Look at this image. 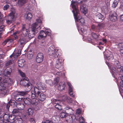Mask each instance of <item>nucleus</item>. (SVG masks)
I'll return each mask as SVG.
<instances>
[{"label":"nucleus","instance_id":"1","mask_svg":"<svg viewBox=\"0 0 123 123\" xmlns=\"http://www.w3.org/2000/svg\"><path fill=\"white\" fill-rule=\"evenodd\" d=\"M72 4V7L73 9L72 12L73 13L74 17L75 22H79L80 21V23L82 24H84V18H82L81 16L80 15L79 13V10L77 6H76L74 1H71Z\"/></svg>","mask_w":123,"mask_h":123},{"label":"nucleus","instance_id":"2","mask_svg":"<svg viewBox=\"0 0 123 123\" xmlns=\"http://www.w3.org/2000/svg\"><path fill=\"white\" fill-rule=\"evenodd\" d=\"M18 72L22 77L23 78L20 80V84L23 86L28 87L30 90L31 89L32 85L31 83H29L28 77H25V73L19 69L18 70Z\"/></svg>","mask_w":123,"mask_h":123},{"label":"nucleus","instance_id":"3","mask_svg":"<svg viewBox=\"0 0 123 123\" xmlns=\"http://www.w3.org/2000/svg\"><path fill=\"white\" fill-rule=\"evenodd\" d=\"M0 86L5 88L9 85L14 83V80L8 77L5 76L3 77H0Z\"/></svg>","mask_w":123,"mask_h":123},{"label":"nucleus","instance_id":"4","mask_svg":"<svg viewBox=\"0 0 123 123\" xmlns=\"http://www.w3.org/2000/svg\"><path fill=\"white\" fill-rule=\"evenodd\" d=\"M60 49H58L55 53V47L53 45H52L48 49V54L50 55H54L55 57H57L58 56L61 55L62 51Z\"/></svg>","mask_w":123,"mask_h":123},{"label":"nucleus","instance_id":"5","mask_svg":"<svg viewBox=\"0 0 123 123\" xmlns=\"http://www.w3.org/2000/svg\"><path fill=\"white\" fill-rule=\"evenodd\" d=\"M15 10L11 11L9 14L8 18L6 20L7 24H10L15 20L16 16L15 15Z\"/></svg>","mask_w":123,"mask_h":123},{"label":"nucleus","instance_id":"6","mask_svg":"<svg viewBox=\"0 0 123 123\" xmlns=\"http://www.w3.org/2000/svg\"><path fill=\"white\" fill-rule=\"evenodd\" d=\"M38 26L36 23L33 24L31 26V30L28 32V37L29 38H31L33 37L35 35V32H36V30L38 27Z\"/></svg>","mask_w":123,"mask_h":123},{"label":"nucleus","instance_id":"7","mask_svg":"<svg viewBox=\"0 0 123 123\" xmlns=\"http://www.w3.org/2000/svg\"><path fill=\"white\" fill-rule=\"evenodd\" d=\"M114 65L116 66L119 70L120 74L123 75V66H122L118 60H116L114 62Z\"/></svg>","mask_w":123,"mask_h":123},{"label":"nucleus","instance_id":"8","mask_svg":"<svg viewBox=\"0 0 123 123\" xmlns=\"http://www.w3.org/2000/svg\"><path fill=\"white\" fill-rule=\"evenodd\" d=\"M117 16L115 12L111 11L110 13L109 18L111 21L115 22L117 20Z\"/></svg>","mask_w":123,"mask_h":123},{"label":"nucleus","instance_id":"9","mask_svg":"<svg viewBox=\"0 0 123 123\" xmlns=\"http://www.w3.org/2000/svg\"><path fill=\"white\" fill-rule=\"evenodd\" d=\"M40 90L39 88V87H35L34 88V91L33 93H32L31 95V98H35L37 96L38 97L39 95L40 94L41 92L39 91Z\"/></svg>","mask_w":123,"mask_h":123},{"label":"nucleus","instance_id":"10","mask_svg":"<svg viewBox=\"0 0 123 123\" xmlns=\"http://www.w3.org/2000/svg\"><path fill=\"white\" fill-rule=\"evenodd\" d=\"M44 55L42 53H38L36 57V61L37 63H39L42 62L43 60Z\"/></svg>","mask_w":123,"mask_h":123},{"label":"nucleus","instance_id":"11","mask_svg":"<svg viewBox=\"0 0 123 123\" xmlns=\"http://www.w3.org/2000/svg\"><path fill=\"white\" fill-rule=\"evenodd\" d=\"M47 97V95L44 93L41 92L40 94L37 98L40 101L43 102L46 99Z\"/></svg>","mask_w":123,"mask_h":123},{"label":"nucleus","instance_id":"12","mask_svg":"<svg viewBox=\"0 0 123 123\" xmlns=\"http://www.w3.org/2000/svg\"><path fill=\"white\" fill-rule=\"evenodd\" d=\"M12 71V68L10 67H7L4 71L5 76L8 77V75L10 76Z\"/></svg>","mask_w":123,"mask_h":123},{"label":"nucleus","instance_id":"13","mask_svg":"<svg viewBox=\"0 0 123 123\" xmlns=\"http://www.w3.org/2000/svg\"><path fill=\"white\" fill-rule=\"evenodd\" d=\"M21 32L22 34L24 35V36H27L28 34V30L25 28V25H22Z\"/></svg>","mask_w":123,"mask_h":123},{"label":"nucleus","instance_id":"14","mask_svg":"<svg viewBox=\"0 0 123 123\" xmlns=\"http://www.w3.org/2000/svg\"><path fill=\"white\" fill-rule=\"evenodd\" d=\"M10 85H9L8 86L4 88L3 87H0V94L2 96H4L6 95L7 93V91L6 89L7 88L10 86Z\"/></svg>","mask_w":123,"mask_h":123},{"label":"nucleus","instance_id":"15","mask_svg":"<svg viewBox=\"0 0 123 123\" xmlns=\"http://www.w3.org/2000/svg\"><path fill=\"white\" fill-rule=\"evenodd\" d=\"M14 98L15 100L18 101H21L23 99L17 92L14 93L13 94Z\"/></svg>","mask_w":123,"mask_h":123},{"label":"nucleus","instance_id":"16","mask_svg":"<svg viewBox=\"0 0 123 123\" xmlns=\"http://www.w3.org/2000/svg\"><path fill=\"white\" fill-rule=\"evenodd\" d=\"M46 36L45 32L44 31L42 30L40 32L39 35L38 36V38L41 39L45 38Z\"/></svg>","mask_w":123,"mask_h":123},{"label":"nucleus","instance_id":"17","mask_svg":"<svg viewBox=\"0 0 123 123\" xmlns=\"http://www.w3.org/2000/svg\"><path fill=\"white\" fill-rule=\"evenodd\" d=\"M57 101V100L56 99L54 100V101L55 102V104H56V105H55V108L57 110H61L62 109V107L60 105V102L59 101L58 102L56 103Z\"/></svg>","mask_w":123,"mask_h":123},{"label":"nucleus","instance_id":"18","mask_svg":"<svg viewBox=\"0 0 123 123\" xmlns=\"http://www.w3.org/2000/svg\"><path fill=\"white\" fill-rule=\"evenodd\" d=\"M64 110L66 113L70 114L72 113L73 111L72 108L68 106L64 108Z\"/></svg>","mask_w":123,"mask_h":123},{"label":"nucleus","instance_id":"19","mask_svg":"<svg viewBox=\"0 0 123 123\" xmlns=\"http://www.w3.org/2000/svg\"><path fill=\"white\" fill-rule=\"evenodd\" d=\"M37 86L41 90H45L46 89V85L43 83L39 82L37 84Z\"/></svg>","mask_w":123,"mask_h":123},{"label":"nucleus","instance_id":"20","mask_svg":"<svg viewBox=\"0 0 123 123\" xmlns=\"http://www.w3.org/2000/svg\"><path fill=\"white\" fill-rule=\"evenodd\" d=\"M56 62V64L55 65V67L57 69H59L62 65V60L61 59L59 58Z\"/></svg>","mask_w":123,"mask_h":123},{"label":"nucleus","instance_id":"21","mask_svg":"<svg viewBox=\"0 0 123 123\" xmlns=\"http://www.w3.org/2000/svg\"><path fill=\"white\" fill-rule=\"evenodd\" d=\"M37 96L35 98H31L32 99L31 100V104L33 105H37L39 102L38 99L37 98Z\"/></svg>","mask_w":123,"mask_h":123},{"label":"nucleus","instance_id":"22","mask_svg":"<svg viewBox=\"0 0 123 123\" xmlns=\"http://www.w3.org/2000/svg\"><path fill=\"white\" fill-rule=\"evenodd\" d=\"M21 49H18L17 53L15 54H12L10 56V58L13 57L14 58H17L18 57L20 56L21 55Z\"/></svg>","mask_w":123,"mask_h":123},{"label":"nucleus","instance_id":"23","mask_svg":"<svg viewBox=\"0 0 123 123\" xmlns=\"http://www.w3.org/2000/svg\"><path fill=\"white\" fill-rule=\"evenodd\" d=\"M65 86L66 84L65 82H61L59 83L58 88L59 90L62 91L64 89Z\"/></svg>","mask_w":123,"mask_h":123},{"label":"nucleus","instance_id":"24","mask_svg":"<svg viewBox=\"0 0 123 123\" xmlns=\"http://www.w3.org/2000/svg\"><path fill=\"white\" fill-rule=\"evenodd\" d=\"M105 26V23H99L97 26V29L99 31H101L104 28Z\"/></svg>","mask_w":123,"mask_h":123},{"label":"nucleus","instance_id":"25","mask_svg":"<svg viewBox=\"0 0 123 123\" xmlns=\"http://www.w3.org/2000/svg\"><path fill=\"white\" fill-rule=\"evenodd\" d=\"M24 102L26 105H29L31 104V99L29 98H25L23 99Z\"/></svg>","mask_w":123,"mask_h":123},{"label":"nucleus","instance_id":"26","mask_svg":"<svg viewBox=\"0 0 123 123\" xmlns=\"http://www.w3.org/2000/svg\"><path fill=\"white\" fill-rule=\"evenodd\" d=\"M65 120L66 121L69 123H71L73 122V120L72 117L70 116H68L65 117Z\"/></svg>","mask_w":123,"mask_h":123},{"label":"nucleus","instance_id":"27","mask_svg":"<svg viewBox=\"0 0 123 123\" xmlns=\"http://www.w3.org/2000/svg\"><path fill=\"white\" fill-rule=\"evenodd\" d=\"M97 18L100 20L101 22L102 21L105 19L104 16L101 13H98L96 14Z\"/></svg>","mask_w":123,"mask_h":123},{"label":"nucleus","instance_id":"28","mask_svg":"<svg viewBox=\"0 0 123 123\" xmlns=\"http://www.w3.org/2000/svg\"><path fill=\"white\" fill-rule=\"evenodd\" d=\"M25 61L24 59H22L19 60L18 61V65L19 67H22L24 64Z\"/></svg>","mask_w":123,"mask_h":123},{"label":"nucleus","instance_id":"29","mask_svg":"<svg viewBox=\"0 0 123 123\" xmlns=\"http://www.w3.org/2000/svg\"><path fill=\"white\" fill-rule=\"evenodd\" d=\"M11 106L12 107H16L17 105V103L14 100H11L9 102Z\"/></svg>","mask_w":123,"mask_h":123},{"label":"nucleus","instance_id":"30","mask_svg":"<svg viewBox=\"0 0 123 123\" xmlns=\"http://www.w3.org/2000/svg\"><path fill=\"white\" fill-rule=\"evenodd\" d=\"M14 117L11 115H10L9 119H8V123H13L15 122Z\"/></svg>","mask_w":123,"mask_h":123},{"label":"nucleus","instance_id":"31","mask_svg":"<svg viewBox=\"0 0 123 123\" xmlns=\"http://www.w3.org/2000/svg\"><path fill=\"white\" fill-rule=\"evenodd\" d=\"M119 70L117 69L114 67H112L111 69V73L112 75L113 76L114 74L117 72Z\"/></svg>","mask_w":123,"mask_h":123},{"label":"nucleus","instance_id":"32","mask_svg":"<svg viewBox=\"0 0 123 123\" xmlns=\"http://www.w3.org/2000/svg\"><path fill=\"white\" fill-rule=\"evenodd\" d=\"M5 121L6 123H8V119H9L10 115L9 114H5L4 116H3Z\"/></svg>","mask_w":123,"mask_h":123},{"label":"nucleus","instance_id":"33","mask_svg":"<svg viewBox=\"0 0 123 123\" xmlns=\"http://www.w3.org/2000/svg\"><path fill=\"white\" fill-rule=\"evenodd\" d=\"M32 51L31 50H30L27 53V58L29 59L32 58L33 57V55L31 53Z\"/></svg>","mask_w":123,"mask_h":123},{"label":"nucleus","instance_id":"34","mask_svg":"<svg viewBox=\"0 0 123 123\" xmlns=\"http://www.w3.org/2000/svg\"><path fill=\"white\" fill-rule=\"evenodd\" d=\"M19 43H20V44L22 46H23L25 43V40L24 38H20L18 41Z\"/></svg>","mask_w":123,"mask_h":123},{"label":"nucleus","instance_id":"35","mask_svg":"<svg viewBox=\"0 0 123 123\" xmlns=\"http://www.w3.org/2000/svg\"><path fill=\"white\" fill-rule=\"evenodd\" d=\"M33 111L31 108H29L28 109L27 112V113L29 115H32L33 114Z\"/></svg>","mask_w":123,"mask_h":123},{"label":"nucleus","instance_id":"36","mask_svg":"<svg viewBox=\"0 0 123 123\" xmlns=\"http://www.w3.org/2000/svg\"><path fill=\"white\" fill-rule=\"evenodd\" d=\"M12 41V39H6L2 43V45H5L7 43H10Z\"/></svg>","mask_w":123,"mask_h":123},{"label":"nucleus","instance_id":"37","mask_svg":"<svg viewBox=\"0 0 123 123\" xmlns=\"http://www.w3.org/2000/svg\"><path fill=\"white\" fill-rule=\"evenodd\" d=\"M119 3V0H115L113 2L112 6L113 7H115Z\"/></svg>","mask_w":123,"mask_h":123},{"label":"nucleus","instance_id":"38","mask_svg":"<svg viewBox=\"0 0 123 123\" xmlns=\"http://www.w3.org/2000/svg\"><path fill=\"white\" fill-rule=\"evenodd\" d=\"M107 59L109 61H112L114 58V57L112 54H110L109 56H106Z\"/></svg>","mask_w":123,"mask_h":123},{"label":"nucleus","instance_id":"39","mask_svg":"<svg viewBox=\"0 0 123 123\" xmlns=\"http://www.w3.org/2000/svg\"><path fill=\"white\" fill-rule=\"evenodd\" d=\"M13 63V61L12 59H11L8 61L6 64V67L8 66Z\"/></svg>","mask_w":123,"mask_h":123},{"label":"nucleus","instance_id":"40","mask_svg":"<svg viewBox=\"0 0 123 123\" xmlns=\"http://www.w3.org/2000/svg\"><path fill=\"white\" fill-rule=\"evenodd\" d=\"M120 78L121 80L120 82V85L121 86L123 87V75H121L120 76L119 78Z\"/></svg>","mask_w":123,"mask_h":123},{"label":"nucleus","instance_id":"41","mask_svg":"<svg viewBox=\"0 0 123 123\" xmlns=\"http://www.w3.org/2000/svg\"><path fill=\"white\" fill-rule=\"evenodd\" d=\"M17 93L20 96H24L26 95L27 93L26 92L23 91L18 92Z\"/></svg>","mask_w":123,"mask_h":123},{"label":"nucleus","instance_id":"42","mask_svg":"<svg viewBox=\"0 0 123 123\" xmlns=\"http://www.w3.org/2000/svg\"><path fill=\"white\" fill-rule=\"evenodd\" d=\"M26 1V0H19L18 1L19 4L21 5H23Z\"/></svg>","mask_w":123,"mask_h":123},{"label":"nucleus","instance_id":"43","mask_svg":"<svg viewBox=\"0 0 123 123\" xmlns=\"http://www.w3.org/2000/svg\"><path fill=\"white\" fill-rule=\"evenodd\" d=\"M91 35L92 37L95 40H96L98 37V35H97L96 33L94 32H92L91 33Z\"/></svg>","mask_w":123,"mask_h":123},{"label":"nucleus","instance_id":"44","mask_svg":"<svg viewBox=\"0 0 123 123\" xmlns=\"http://www.w3.org/2000/svg\"><path fill=\"white\" fill-rule=\"evenodd\" d=\"M14 122L15 123H23V121L22 118H20L16 120Z\"/></svg>","mask_w":123,"mask_h":123},{"label":"nucleus","instance_id":"45","mask_svg":"<svg viewBox=\"0 0 123 123\" xmlns=\"http://www.w3.org/2000/svg\"><path fill=\"white\" fill-rule=\"evenodd\" d=\"M12 112V114H18L19 112V111L18 110V109H13Z\"/></svg>","mask_w":123,"mask_h":123},{"label":"nucleus","instance_id":"46","mask_svg":"<svg viewBox=\"0 0 123 123\" xmlns=\"http://www.w3.org/2000/svg\"><path fill=\"white\" fill-rule=\"evenodd\" d=\"M79 121L80 123H84L85 120L84 118L82 117H81L79 118Z\"/></svg>","mask_w":123,"mask_h":123},{"label":"nucleus","instance_id":"47","mask_svg":"<svg viewBox=\"0 0 123 123\" xmlns=\"http://www.w3.org/2000/svg\"><path fill=\"white\" fill-rule=\"evenodd\" d=\"M32 17V14L30 13H29L27 14V18L29 19H31Z\"/></svg>","mask_w":123,"mask_h":123},{"label":"nucleus","instance_id":"48","mask_svg":"<svg viewBox=\"0 0 123 123\" xmlns=\"http://www.w3.org/2000/svg\"><path fill=\"white\" fill-rule=\"evenodd\" d=\"M69 93L71 97H74V95H73V89H69Z\"/></svg>","mask_w":123,"mask_h":123},{"label":"nucleus","instance_id":"49","mask_svg":"<svg viewBox=\"0 0 123 123\" xmlns=\"http://www.w3.org/2000/svg\"><path fill=\"white\" fill-rule=\"evenodd\" d=\"M86 5L85 4H83L81 5L80 6V10L81 12L83 11V9L85 8H86Z\"/></svg>","mask_w":123,"mask_h":123},{"label":"nucleus","instance_id":"50","mask_svg":"<svg viewBox=\"0 0 123 123\" xmlns=\"http://www.w3.org/2000/svg\"><path fill=\"white\" fill-rule=\"evenodd\" d=\"M67 101L68 103L70 104L72 102L73 100L72 98H70L69 97H68L67 98Z\"/></svg>","mask_w":123,"mask_h":123},{"label":"nucleus","instance_id":"51","mask_svg":"<svg viewBox=\"0 0 123 123\" xmlns=\"http://www.w3.org/2000/svg\"><path fill=\"white\" fill-rule=\"evenodd\" d=\"M60 117L61 118L64 117L66 116V114L64 112H61L60 114Z\"/></svg>","mask_w":123,"mask_h":123},{"label":"nucleus","instance_id":"52","mask_svg":"<svg viewBox=\"0 0 123 123\" xmlns=\"http://www.w3.org/2000/svg\"><path fill=\"white\" fill-rule=\"evenodd\" d=\"M9 7V5L6 4L3 7V9L4 10H7Z\"/></svg>","mask_w":123,"mask_h":123},{"label":"nucleus","instance_id":"53","mask_svg":"<svg viewBox=\"0 0 123 123\" xmlns=\"http://www.w3.org/2000/svg\"><path fill=\"white\" fill-rule=\"evenodd\" d=\"M11 105L10 103H9V102L6 105V110L7 111H9V108Z\"/></svg>","mask_w":123,"mask_h":123},{"label":"nucleus","instance_id":"54","mask_svg":"<svg viewBox=\"0 0 123 123\" xmlns=\"http://www.w3.org/2000/svg\"><path fill=\"white\" fill-rule=\"evenodd\" d=\"M4 119L3 116H1L0 117V123H3Z\"/></svg>","mask_w":123,"mask_h":123},{"label":"nucleus","instance_id":"55","mask_svg":"<svg viewBox=\"0 0 123 123\" xmlns=\"http://www.w3.org/2000/svg\"><path fill=\"white\" fill-rule=\"evenodd\" d=\"M67 84L68 85L69 87V89H73V87L72 86L71 84L69 82L67 83Z\"/></svg>","mask_w":123,"mask_h":123},{"label":"nucleus","instance_id":"56","mask_svg":"<svg viewBox=\"0 0 123 123\" xmlns=\"http://www.w3.org/2000/svg\"><path fill=\"white\" fill-rule=\"evenodd\" d=\"M46 35H47L48 36H50L51 35V33H50V30L48 31H46Z\"/></svg>","mask_w":123,"mask_h":123},{"label":"nucleus","instance_id":"57","mask_svg":"<svg viewBox=\"0 0 123 123\" xmlns=\"http://www.w3.org/2000/svg\"><path fill=\"white\" fill-rule=\"evenodd\" d=\"M42 123H53V122L52 121L47 120H45L44 122H43Z\"/></svg>","mask_w":123,"mask_h":123},{"label":"nucleus","instance_id":"58","mask_svg":"<svg viewBox=\"0 0 123 123\" xmlns=\"http://www.w3.org/2000/svg\"><path fill=\"white\" fill-rule=\"evenodd\" d=\"M37 21L38 23L40 24L39 25H41V24H42V21L41 19H37ZM39 26H40L39 25Z\"/></svg>","mask_w":123,"mask_h":123},{"label":"nucleus","instance_id":"59","mask_svg":"<svg viewBox=\"0 0 123 123\" xmlns=\"http://www.w3.org/2000/svg\"><path fill=\"white\" fill-rule=\"evenodd\" d=\"M118 46L119 47H121V49H123V42H122L119 43L118 44Z\"/></svg>","mask_w":123,"mask_h":123},{"label":"nucleus","instance_id":"60","mask_svg":"<svg viewBox=\"0 0 123 123\" xmlns=\"http://www.w3.org/2000/svg\"><path fill=\"white\" fill-rule=\"evenodd\" d=\"M81 111L79 109H77L76 110V113L77 114H81Z\"/></svg>","mask_w":123,"mask_h":123},{"label":"nucleus","instance_id":"61","mask_svg":"<svg viewBox=\"0 0 123 123\" xmlns=\"http://www.w3.org/2000/svg\"><path fill=\"white\" fill-rule=\"evenodd\" d=\"M83 11L81 12L83 13L86 14L87 12V8H85L83 9V10H82Z\"/></svg>","mask_w":123,"mask_h":123},{"label":"nucleus","instance_id":"62","mask_svg":"<svg viewBox=\"0 0 123 123\" xmlns=\"http://www.w3.org/2000/svg\"><path fill=\"white\" fill-rule=\"evenodd\" d=\"M31 123H35V121L34 119L33 118H30L29 119Z\"/></svg>","mask_w":123,"mask_h":123},{"label":"nucleus","instance_id":"63","mask_svg":"<svg viewBox=\"0 0 123 123\" xmlns=\"http://www.w3.org/2000/svg\"><path fill=\"white\" fill-rule=\"evenodd\" d=\"M119 51L121 55L122 56H123V48L120 49L119 50Z\"/></svg>","mask_w":123,"mask_h":123},{"label":"nucleus","instance_id":"64","mask_svg":"<svg viewBox=\"0 0 123 123\" xmlns=\"http://www.w3.org/2000/svg\"><path fill=\"white\" fill-rule=\"evenodd\" d=\"M58 78H55V83H58L59 82V80H58Z\"/></svg>","mask_w":123,"mask_h":123}]
</instances>
